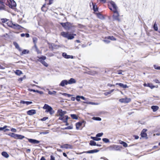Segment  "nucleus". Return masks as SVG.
Returning a JSON list of instances; mask_svg holds the SVG:
<instances>
[{
	"mask_svg": "<svg viewBox=\"0 0 160 160\" xmlns=\"http://www.w3.org/2000/svg\"><path fill=\"white\" fill-rule=\"evenodd\" d=\"M68 84H72L75 83L76 82V81L75 79L71 78L69 80H68Z\"/></svg>",
	"mask_w": 160,
	"mask_h": 160,
	"instance_id": "17",
	"label": "nucleus"
},
{
	"mask_svg": "<svg viewBox=\"0 0 160 160\" xmlns=\"http://www.w3.org/2000/svg\"><path fill=\"white\" fill-rule=\"evenodd\" d=\"M131 101V98L125 97V98L120 99L119 100V102L121 103H128Z\"/></svg>",
	"mask_w": 160,
	"mask_h": 160,
	"instance_id": "8",
	"label": "nucleus"
},
{
	"mask_svg": "<svg viewBox=\"0 0 160 160\" xmlns=\"http://www.w3.org/2000/svg\"><path fill=\"white\" fill-rule=\"evenodd\" d=\"M53 0H45L46 2H47L49 1L48 3V4H51L53 2Z\"/></svg>",
	"mask_w": 160,
	"mask_h": 160,
	"instance_id": "52",
	"label": "nucleus"
},
{
	"mask_svg": "<svg viewBox=\"0 0 160 160\" xmlns=\"http://www.w3.org/2000/svg\"><path fill=\"white\" fill-rule=\"evenodd\" d=\"M6 4L11 8H14L16 6V3L13 0H6Z\"/></svg>",
	"mask_w": 160,
	"mask_h": 160,
	"instance_id": "4",
	"label": "nucleus"
},
{
	"mask_svg": "<svg viewBox=\"0 0 160 160\" xmlns=\"http://www.w3.org/2000/svg\"><path fill=\"white\" fill-rule=\"evenodd\" d=\"M143 85L145 87H150L152 89L155 87V86L153 85L151 83H148L144 84Z\"/></svg>",
	"mask_w": 160,
	"mask_h": 160,
	"instance_id": "22",
	"label": "nucleus"
},
{
	"mask_svg": "<svg viewBox=\"0 0 160 160\" xmlns=\"http://www.w3.org/2000/svg\"><path fill=\"white\" fill-rule=\"evenodd\" d=\"M108 6L109 9L113 12L118 10V7L112 1H110L108 2Z\"/></svg>",
	"mask_w": 160,
	"mask_h": 160,
	"instance_id": "1",
	"label": "nucleus"
},
{
	"mask_svg": "<svg viewBox=\"0 0 160 160\" xmlns=\"http://www.w3.org/2000/svg\"><path fill=\"white\" fill-rule=\"evenodd\" d=\"M68 84V80H62L59 86L62 87H64L65 85H67Z\"/></svg>",
	"mask_w": 160,
	"mask_h": 160,
	"instance_id": "16",
	"label": "nucleus"
},
{
	"mask_svg": "<svg viewBox=\"0 0 160 160\" xmlns=\"http://www.w3.org/2000/svg\"><path fill=\"white\" fill-rule=\"evenodd\" d=\"M49 130H46L44 132H40V134H46L49 133Z\"/></svg>",
	"mask_w": 160,
	"mask_h": 160,
	"instance_id": "38",
	"label": "nucleus"
},
{
	"mask_svg": "<svg viewBox=\"0 0 160 160\" xmlns=\"http://www.w3.org/2000/svg\"><path fill=\"white\" fill-rule=\"evenodd\" d=\"M7 24L8 26L14 29L19 30L22 28L21 27L17 24L13 23L11 21H8Z\"/></svg>",
	"mask_w": 160,
	"mask_h": 160,
	"instance_id": "2",
	"label": "nucleus"
},
{
	"mask_svg": "<svg viewBox=\"0 0 160 160\" xmlns=\"http://www.w3.org/2000/svg\"><path fill=\"white\" fill-rule=\"evenodd\" d=\"M28 141L31 143L35 144L39 143L40 142L39 141L32 139H28Z\"/></svg>",
	"mask_w": 160,
	"mask_h": 160,
	"instance_id": "13",
	"label": "nucleus"
},
{
	"mask_svg": "<svg viewBox=\"0 0 160 160\" xmlns=\"http://www.w3.org/2000/svg\"><path fill=\"white\" fill-rule=\"evenodd\" d=\"M84 103L87 104H91L92 105H98V104L97 103H95L90 102H84Z\"/></svg>",
	"mask_w": 160,
	"mask_h": 160,
	"instance_id": "26",
	"label": "nucleus"
},
{
	"mask_svg": "<svg viewBox=\"0 0 160 160\" xmlns=\"http://www.w3.org/2000/svg\"><path fill=\"white\" fill-rule=\"evenodd\" d=\"M2 22L3 23H5L7 22L9 20L7 19L6 18H3L1 19Z\"/></svg>",
	"mask_w": 160,
	"mask_h": 160,
	"instance_id": "54",
	"label": "nucleus"
},
{
	"mask_svg": "<svg viewBox=\"0 0 160 160\" xmlns=\"http://www.w3.org/2000/svg\"><path fill=\"white\" fill-rule=\"evenodd\" d=\"M2 155L6 158H8L9 156V154L6 152H2Z\"/></svg>",
	"mask_w": 160,
	"mask_h": 160,
	"instance_id": "25",
	"label": "nucleus"
},
{
	"mask_svg": "<svg viewBox=\"0 0 160 160\" xmlns=\"http://www.w3.org/2000/svg\"><path fill=\"white\" fill-rule=\"evenodd\" d=\"M74 38V37L73 36V35L69 34L67 38L68 39H72Z\"/></svg>",
	"mask_w": 160,
	"mask_h": 160,
	"instance_id": "39",
	"label": "nucleus"
},
{
	"mask_svg": "<svg viewBox=\"0 0 160 160\" xmlns=\"http://www.w3.org/2000/svg\"><path fill=\"white\" fill-rule=\"evenodd\" d=\"M121 148V147L117 145H113L108 147V148L110 150L120 151Z\"/></svg>",
	"mask_w": 160,
	"mask_h": 160,
	"instance_id": "5",
	"label": "nucleus"
},
{
	"mask_svg": "<svg viewBox=\"0 0 160 160\" xmlns=\"http://www.w3.org/2000/svg\"><path fill=\"white\" fill-rule=\"evenodd\" d=\"M97 17L98 18L100 19H103L104 18L103 16L101 14L98 13H96Z\"/></svg>",
	"mask_w": 160,
	"mask_h": 160,
	"instance_id": "35",
	"label": "nucleus"
},
{
	"mask_svg": "<svg viewBox=\"0 0 160 160\" xmlns=\"http://www.w3.org/2000/svg\"><path fill=\"white\" fill-rule=\"evenodd\" d=\"M14 72L16 75L18 76H19L22 74V71L19 70H17Z\"/></svg>",
	"mask_w": 160,
	"mask_h": 160,
	"instance_id": "34",
	"label": "nucleus"
},
{
	"mask_svg": "<svg viewBox=\"0 0 160 160\" xmlns=\"http://www.w3.org/2000/svg\"><path fill=\"white\" fill-rule=\"evenodd\" d=\"M153 28H154V29L157 31L158 30V26H157V25L156 24V23H155L154 24V26H153Z\"/></svg>",
	"mask_w": 160,
	"mask_h": 160,
	"instance_id": "51",
	"label": "nucleus"
},
{
	"mask_svg": "<svg viewBox=\"0 0 160 160\" xmlns=\"http://www.w3.org/2000/svg\"><path fill=\"white\" fill-rule=\"evenodd\" d=\"M92 119L96 121H100L101 120V118L99 117H93Z\"/></svg>",
	"mask_w": 160,
	"mask_h": 160,
	"instance_id": "43",
	"label": "nucleus"
},
{
	"mask_svg": "<svg viewBox=\"0 0 160 160\" xmlns=\"http://www.w3.org/2000/svg\"><path fill=\"white\" fill-rule=\"evenodd\" d=\"M29 52V51L27 50L24 49L23 50L22 52V54H25L26 53H28Z\"/></svg>",
	"mask_w": 160,
	"mask_h": 160,
	"instance_id": "45",
	"label": "nucleus"
},
{
	"mask_svg": "<svg viewBox=\"0 0 160 160\" xmlns=\"http://www.w3.org/2000/svg\"><path fill=\"white\" fill-rule=\"evenodd\" d=\"M50 158V160H55V158L53 156L51 155Z\"/></svg>",
	"mask_w": 160,
	"mask_h": 160,
	"instance_id": "62",
	"label": "nucleus"
},
{
	"mask_svg": "<svg viewBox=\"0 0 160 160\" xmlns=\"http://www.w3.org/2000/svg\"><path fill=\"white\" fill-rule=\"evenodd\" d=\"M119 143H120L124 147H128V144L126 142H124L122 141L121 140H120L119 141Z\"/></svg>",
	"mask_w": 160,
	"mask_h": 160,
	"instance_id": "31",
	"label": "nucleus"
},
{
	"mask_svg": "<svg viewBox=\"0 0 160 160\" xmlns=\"http://www.w3.org/2000/svg\"><path fill=\"white\" fill-rule=\"evenodd\" d=\"M13 44L17 49L19 51H21L22 50L21 48L19 47V46L17 43L16 42H13Z\"/></svg>",
	"mask_w": 160,
	"mask_h": 160,
	"instance_id": "29",
	"label": "nucleus"
},
{
	"mask_svg": "<svg viewBox=\"0 0 160 160\" xmlns=\"http://www.w3.org/2000/svg\"><path fill=\"white\" fill-rule=\"evenodd\" d=\"M99 151V150L98 149H94L92 150H91L87 151L84 152L82 153H96Z\"/></svg>",
	"mask_w": 160,
	"mask_h": 160,
	"instance_id": "14",
	"label": "nucleus"
},
{
	"mask_svg": "<svg viewBox=\"0 0 160 160\" xmlns=\"http://www.w3.org/2000/svg\"><path fill=\"white\" fill-rule=\"evenodd\" d=\"M68 116H65L60 117L59 119L62 120L63 122H66L68 119Z\"/></svg>",
	"mask_w": 160,
	"mask_h": 160,
	"instance_id": "11",
	"label": "nucleus"
},
{
	"mask_svg": "<svg viewBox=\"0 0 160 160\" xmlns=\"http://www.w3.org/2000/svg\"><path fill=\"white\" fill-rule=\"evenodd\" d=\"M154 81L157 83H160V82L159 81L158 79H155L154 80Z\"/></svg>",
	"mask_w": 160,
	"mask_h": 160,
	"instance_id": "64",
	"label": "nucleus"
},
{
	"mask_svg": "<svg viewBox=\"0 0 160 160\" xmlns=\"http://www.w3.org/2000/svg\"><path fill=\"white\" fill-rule=\"evenodd\" d=\"M116 85H118L120 87H122L123 88H128V87L126 84H124L121 83H117L116 84Z\"/></svg>",
	"mask_w": 160,
	"mask_h": 160,
	"instance_id": "21",
	"label": "nucleus"
},
{
	"mask_svg": "<svg viewBox=\"0 0 160 160\" xmlns=\"http://www.w3.org/2000/svg\"><path fill=\"white\" fill-rule=\"evenodd\" d=\"M92 4L93 5V10L95 12L97 11L98 10L97 6L95 5H94L93 3H92Z\"/></svg>",
	"mask_w": 160,
	"mask_h": 160,
	"instance_id": "44",
	"label": "nucleus"
},
{
	"mask_svg": "<svg viewBox=\"0 0 160 160\" xmlns=\"http://www.w3.org/2000/svg\"><path fill=\"white\" fill-rule=\"evenodd\" d=\"M113 12L114 13L113 15V19L114 20L119 21V14L118 12V10L115 11V12Z\"/></svg>",
	"mask_w": 160,
	"mask_h": 160,
	"instance_id": "7",
	"label": "nucleus"
},
{
	"mask_svg": "<svg viewBox=\"0 0 160 160\" xmlns=\"http://www.w3.org/2000/svg\"><path fill=\"white\" fill-rule=\"evenodd\" d=\"M151 108L153 110V111L155 112L159 108L157 106H152Z\"/></svg>",
	"mask_w": 160,
	"mask_h": 160,
	"instance_id": "32",
	"label": "nucleus"
},
{
	"mask_svg": "<svg viewBox=\"0 0 160 160\" xmlns=\"http://www.w3.org/2000/svg\"><path fill=\"white\" fill-rule=\"evenodd\" d=\"M34 47H35V48L36 49V52H37V53H40V52L39 51V50L38 48L36 46V45H34Z\"/></svg>",
	"mask_w": 160,
	"mask_h": 160,
	"instance_id": "57",
	"label": "nucleus"
},
{
	"mask_svg": "<svg viewBox=\"0 0 160 160\" xmlns=\"http://www.w3.org/2000/svg\"><path fill=\"white\" fill-rule=\"evenodd\" d=\"M153 67L155 69L160 70V66H158L156 65H154Z\"/></svg>",
	"mask_w": 160,
	"mask_h": 160,
	"instance_id": "56",
	"label": "nucleus"
},
{
	"mask_svg": "<svg viewBox=\"0 0 160 160\" xmlns=\"http://www.w3.org/2000/svg\"><path fill=\"white\" fill-rule=\"evenodd\" d=\"M114 89H113L109 91L106 92L104 93V95L105 96H107L108 95L111 93H112L114 91Z\"/></svg>",
	"mask_w": 160,
	"mask_h": 160,
	"instance_id": "36",
	"label": "nucleus"
},
{
	"mask_svg": "<svg viewBox=\"0 0 160 160\" xmlns=\"http://www.w3.org/2000/svg\"><path fill=\"white\" fill-rule=\"evenodd\" d=\"M5 2V0H0V10H3L4 9L5 5L4 3Z\"/></svg>",
	"mask_w": 160,
	"mask_h": 160,
	"instance_id": "15",
	"label": "nucleus"
},
{
	"mask_svg": "<svg viewBox=\"0 0 160 160\" xmlns=\"http://www.w3.org/2000/svg\"><path fill=\"white\" fill-rule=\"evenodd\" d=\"M91 138L95 141H98L101 140V138H98L97 137H91Z\"/></svg>",
	"mask_w": 160,
	"mask_h": 160,
	"instance_id": "37",
	"label": "nucleus"
},
{
	"mask_svg": "<svg viewBox=\"0 0 160 160\" xmlns=\"http://www.w3.org/2000/svg\"><path fill=\"white\" fill-rule=\"evenodd\" d=\"M62 26L66 30H68L70 28V24L68 22L61 23Z\"/></svg>",
	"mask_w": 160,
	"mask_h": 160,
	"instance_id": "10",
	"label": "nucleus"
},
{
	"mask_svg": "<svg viewBox=\"0 0 160 160\" xmlns=\"http://www.w3.org/2000/svg\"><path fill=\"white\" fill-rule=\"evenodd\" d=\"M82 122H78L76 123V128L77 129H79L80 127L82 125Z\"/></svg>",
	"mask_w": 160,
	"mask_h": 160,
	"instance_id": "33",
	"label": "nucleus"
},
{
	"mask_svg": "<svg viewBox=\"0 0 160 160\" xmlns=\"http://www.w3.org/2000/svg\"><path fill=\"white\" fill-rule=\"evenodd\" d=\"M59 93L60 94L62 95H63L66 97H70L73 96V95H71L65 93L60 92Z\"/></svg>",
	"mask_w": 160,
	"mask_h": 160,
	"instance_id": "30",
	"label": "nucleus"
},
{
	"mask_svg": "<svg viewBox=\"0 0 160 160\" xmlns=\"http://www.w3.org/2000/svg\"><path fill=\"white\" fill-rule=\"evenodd\" d=\"M11 131L13 132H16L17 131V130L14 128H12L11 129Z\"/></svg>",
	"mask_w": 160,
	"mask_h": 160,
	"instance_id": "60",
	"label": "nucleus"
},
{
	"mask_svg": "<svg viewBox=\"0 0 160 160\" xmlns=\"http://www.w3.org/2000/svg\"><path fill=\"white\" fill-rule=\"evenodd\" d=\"M46 4H44L42 6L41 9L42 11L46 12L47 11V8L45 7Z\"/></svg>",
	"mask_w": 160,
	"mask_h": 160,
	"instance_id": "41",
	"label": "nucleus"
},
{
	"mask_svg": "<svg viewBox=\"0 0 160 160\" xmlns=\"http://www.w3.org/2000/svg\"><path fill=\"white\" fill-rule=\"evenodd\" d=\"M20 103L22 104H26L27 105L31 104L32 103V102L29 101H25L23 100H21L20 101Z\"/></svg>",
	"mask_w": 160,
	"mask_h": 160,
	"instance_id": "27",
	"label": "nucleus"
},
{
	"mask_svg": "<svg viewBox=\"0 0 160 160\" xmlns=\"http://www.w3.org/2000/svg\"><path fill=\"white\" fill-rule=\"evenodd\" d=\"M62 56L63 57L66 58H73V57L72 56H70L67 55V53L65 52H63L62 54Z\"/></svg>",
	"mask_w": 160,
	"mask_h": 160,
	"instance_id": "20",
	"label": "nucleus"
},
{
	"mask_svg": "<svg viewBox=\"0 0 160 160\" xmlns=\"http://www.w3.org/2000/svg\"><path fill=\"white\" fill-rule=\"evenodd\" d=\"M102 140L106 143H108L109 142V140L107 138H102Z\"/></svg>",
	"mask_w": 160,
	"mask_h": 160,
	"instance_id": "46",
	"label": "nucleus"
},
{
	"mask_svg": "<svg viewBox=\"0 0 160 160\" xmlns=\"http://www.w3.org/2000/svg\"><path fill=\"white\" fill-rule=\"evenodd\" d=\"M25 138L24 136L21 135L16 134L15 139H22Z\"/></svg>",
	"mask_w": 160,
	"mask_h": 160,
	"instance_id": "24",
	"label": "nucleus"
},
{
	"mask_svg": "<svg viewBox=\"0 0 160 160\" xmlns=\"http://www.w3.org/2000/svg\"><path fill=\"white\" fill-rule=\"evenodd\" d=\"M36 113V111L35 110L32 109L29 110L27 112V113L29 115H32Z\"/></svg>",
	"mask_w": 160,
	"mask_h": 160,
	"instance_id": "18",
	"label": "nucleus"
},
{
	"mask_svg": "<svg viewBox=\"0 0 160 160\" xmlns=\"http://www.w3.org/2000/svg\"><path fill=\"white\" fill-rule=\"evenodd\" d=\"M71 116L72 118L73 119H77L78 118V117L75 114H71Z\"/></svg>",
	"mask_w": 160,
	"mask_h": 160,
	"instance_id": "48",
	"label": "nucleus"
},
{
	"mask_svg": "<svg viewBox=\"0 0 160 160\" xmlns=\"http://www.w3.org/2000/svg\"><path fill=\"white\" fill-rule=\"evenodd\" d=\"M69 33L68 32H62L61 33V35L64 37L66 38L68 37Z\"/></svg>",
	"mask_w": 160,
	"mask_h": 160,
	"instance_id": "28",
	"label": "nucleus"
},
{
	"mask_svg": "<svg viewBox=\"0 0 160 160\" xmlns=\"http://www.w3.org/2000/svg\"><path fill=\"white\" fill-rule=\"evenodd\" d=\"M7 127L8 126H4L3 127H0V131L3 130Z\"/></svg>",
	"mask_w": 160,
	"mask_h": 160,
	"instance_id": "59",
	"label": "nucleus"
},
{
	"mask_svg": "<svg viewBox=\"0 0 160 160\" xmlns=\"http://www.w3.org/2000/svg\"><path fill=\"white\" fill-rule=\"evenodd\" d=\"M76 100L78 102H79L80 101V96L78 95L77 96L76 98Z\"/></svg>",
	"mask_w": 160,
	"mask_h": 160,
	"instance_id": "53",
	"label": "nucleus"
},
{
	"mask_svg": "<svg viewBox=\"0 0 160 160\" xmlns=\"http://www.w3.org/2000/svg\"><path fill=\"white\" fill-rule=\"evenodd\" d=\"M109 40V39H108L107 38H106L105 39L103 40V41L105 43H108L110 42V41Z\"/></svg>",
	"mask_w": 160,
	"mask_h": 160,
	"instance_id": "49",
	"label": "nucleus"
},
{
	"mask_svg": "<svg viewBox=\"0 0 160 160\" xmlns=\"http://www.w3.org/2000/svg\"><path fill=\"white\" fill-rule=\"evenodd\" d=\"M33 42L34 43V45H36V42H37V39L36 38H33Z\"/></svg>",
	"mask_w": 160,
	"mask_h": 160,
	"instance_id": "58",
	"label": "nucleus"
},
{
	"mask_svg": "<svg viewBox=\"0 0 160 160\" xmlns=\"http://www.w3.org/2000/svg\"><path fill=\"white\" fill-rule=\"evenodd\" d=\"M89 144L91 146H96V142L93 140L90 141Z\"/></svg>",
	"mask_w": 160,
	"mask_h": 160,
	"instance_id": "40",
	"label": "nucleus"
},
{
	"mask_svg": "<svg viewBox=\"0 0 160 160\" xmlns=\"http://www.w3.org/2000/svg\"><path fill=\"white\" fill-rule=\"evenodd\" d=\"M46 58V57L45 56H42L39 58V61L45 66L48 67V64L45 62L44 60Z\"/></svg>",
	"mask_w": 160,
	"mask_h": 160,
	"instance_id": "6",
	"label": "nucleus"
},
{
	"mask_svg": "<svg viewBox=\"0 0 160 160\" xmlns=\"http://www.w3.org/2000/svg\"><path fill=\"white\" fill-rule=\"evenodd\" d=\"M108 86L110 87H111L112 86H114V85L110 83H108L107 85Z\"/></svg>",
	"mask_w": 160,
	"mask_h": 160,
	"instance_id": "63",
	"label": "nucleus"
},
{
	"mask_svg": "<svg viewBox=\"0 0 160 160\" xmlns=\"http://www.w3.org/2000/svg\"><path fill=\"white\" fill-rule=\"evenodd\" d=\"M60 148H62L72 149L73 148V146L71 145L66 144L61 145Z\"/></svg>",
	"mask_w": 160,
	"mask_h": 160,
	"instance_id": "9",
	"label": "nucleus"
},
{
	"mask_svg": "<svg viewBox=\"0 0 160 160\" xmlns=\"http://www.w3.org/2000/svg\"><path fill=\"white\" fill-rule=\"evenodd\" d=\"M73 128V127L72 125L68 126L63 128V129H71Z\"/></svg>",
	"mask_w": 160,
	"mask_h": 160,
	"instance_id": "50",
	"label": "nucleus"
},
{
	"mask_svg": "<svg viewBox=\"0 0 160 160\" xmlns=\"http://www.w3.org/2000/svg\"><path fill=\"white\" fill-rule=\"evenodd\" d=\"M108 39L112 41L116 40V39L113 36H109L108 37Z\"/></svg>",
	"mask_w": 160,
	"mask_h": 160,
	"instance_id": "47",
	"label": "nucleus"
},
{
	"mask_svg": "<svg viewBox=\"0 0 160 160\" xmlns=\"http://www.w3.org/2000/svg\"><path fill=\"white\" fill-rule=\"evenodd\" d=\"M48 119V118L47 117H44L43 118L41 119V120L42 121H45L47 119Z\"/></svg>",
	"mask_w": 160,
	"mask_h": 160,
	"instance_id": "61",
	"label": "nucleus"
},
{
	"mask_svg": "<svg viewBox=\"0 0 160 160\" xmlns=\"http://www.w3.org/2000/svg\"><path fill=\"white\" fill-rule=\"evenodd\" d=\"M57 113L60 117L64 116V115L66 113V112L63 111L61 109H59Z\"/></svg>",
	"mask_w": 160,
	"mask_h": 160,
	"instance_id": "12",
	"label": "nucleus"
},
{
	"mask_svg": "<svg viewBox=\"0 0 160 160\" xmlns=\"http://www.w3.org/2000/svg\"><path fill=\"white\" fill-rule=\"evenodd\" d=\"M46 90L48 91V93L50 95H55L56 94L57 92L55 91H50L48 89H47Z\"/></svg>",
	"mask_w": 160,
	"mask_h": 160,
	"instance_id": "23",
	"label": "nucleus"
},
{
	"mask_svg": "<svg viewBox=\"0 0 160 160\" xmlns=\"http://www.w3.org/2000/svg\"><path fill=\"white\" fill-rule=\"evenodd\" d=\"M43 109H46V112H49L51 114H52L54 113V111L53 110L52 108L48 105L45 104L43 107Z\"/></svg>",
	"mask_w": 160,
	"mask_h": 160,
	"instance_id": "3",
	"label": "nucleus"
},
{
	"mask_svg": "<svg viewBox=\"0 0 160 160\" xmlns=\"http://www.w3.org/2000/svg\"><path fill=\"white\" fill-rule=\"evenodd\" d=\"M147 131V129H143L141 133V135L142 137L144 138L146 137L147 134L146 133V132Z\"/></svg>",
	"mask_w": 160,
	"mask_h": 160,
	"instance_id": "19",
	"label": "nucleus"
},
{
	"mask_svg": "<svg viewBox=\"0 0 160 160\" xmlns=\"http://www.w3.org/2000/svg\"><path fill=\"white\" fill-rule=\"evenodd\" d=\"M16 134L13 133H9L8 135L9 136H11L12 137L15 139L16 136Z\"/></svg>",
	"mask_w": 160,
	"mask_h": 160,
	"instance_id": "42",
	"label": "nucleus"
},
{
	"mask_svg": "<svg viewBox=\"0 0 160 160\" xmlns=\"http://www.w3.org/2000/svg\"><path fill=\"white\" fill-rule=\"evenodd\" d=\"M103 135V133L102 132H101L100 133H98L96 136L97 137H101Z\"/></svg>",
	"mask_w": 160,
	"mask_h": 160,
	"instance_id": "55",
	"label": "nucleus"
}]
</instances>
